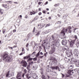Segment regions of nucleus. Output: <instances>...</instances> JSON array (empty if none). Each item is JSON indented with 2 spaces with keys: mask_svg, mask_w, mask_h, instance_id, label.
Wrapping results in <instances>:
<instances>
[{
  "mask_svg": "<svg viewBox=\"0 0 79 79\" xmlns=\"http://www.w3.org/2000/svg\"><path fill=\"white\" fill-rule=\"evenodd\" d=\"M51 31V30H48V32H50Z\"/></svg>",
  "mask_w": 79,
  "mask_h": 79,
  "instance_id": "57",
  "label": "nucleus"
},
{
  "mask_svg": "<svg viewBox=\"0 0 79 79\" xmlns=\"http://www.w3.org/2000/svg\"><path fill=\"white\" fill-rule=\"evenodd\" d=\"M40 35V33L39 32H38L36 34H35V35L38 36H39V35Z\"/></svg>",
  "mask_w": 79,
  "mask_h": 79,
  "instance_id": "27",
  "label": "nucleus"
},
{
  "mask_svg": "<svg viewBox=\"0 0 79 79\" xmlns=\"http://www.w3.org/2000/svg\"><path fill=\"white\" fill-rule=\"evenodd\" d=\"M31 57V54H29L27 56V59H28Z\"/></svg>",
  "mask_w": 79,
  "mask_h": 79,
  "instance_id": "28",
  "label": "nucleus"
},
{
  "mask_svg": "<svg viewBox=\"0 0 79 79\" xmlns=\"http://www.w3.org/2000/svg\"><path fill=\"white\" fill-rule=\"evenodd\" d=\"M21 77V72H18L16 77V78L18 79V78H19Z\"/></svg>",
  "mask_w": 79,
  "mask_h": 79,
  "instance_id": "14",
  "label": "nucleus"
},
{
  "mask_svg": "<svg viewBox=\"0 0 79 79\" xmlns=\"http://www.w3.org/2000/svg\"><path fill=\"white\" fill-rule=\"evenodd\" d=\"M69 33H71V30H69Z\"/></svg>",
  "mask_w": 79,
  "mask_h": 79,
  "instance_id": "60",
  "label": "nucleus"
},
{
  "mask_svg": "<svg viewBox=\"0 0 79 79\" xmlns=\"http://www.w3.org/2000/svg\"><path fill=\"white\" fill-rule=\"evenodd\" d=\"M23 53L22 52L19 54V55H20V56L23 55Z\"/></svg>",
  "mask_w": 79,
  "mask_h": 79,
  "instance_id": "58",
  "label": "nucleus"
},
{
  "mask_svg": "<svg viewBox=\"0 0 79 79\" xmlns=\"http://www.w3.org/2000/svg\"><path fill=\"white\" fill-rule=\"evenodd\" d=\"M24 75H25V74L24 73H23L22 74V76L23 77H24Z\"/></svg>",
  "mask_w": 79,
  "mask_h": 79,
  "instance_id": "43",
  "label": "nucleus"
},
{
  "mask_svg": "<svg viewBox=\"0 0 79 79\" xmlns=\"http://www.w3.org/2000/svg\"><path fill=\"white\" fill-rule=\"evenodd\" d=\"M42 15V13L39 12V15Z\"/></svg>",
  "mask_w": 79,
  "mask_h": 79,
  "instance_id": "51",
  "label": "nucleus"
},
{
  "mask_svg": "<svg viewBox=\"0 0 79 79\" xmlns=\"http://www.w3.org/2000/svg\"><path fill=\"white\" fill-rule=\"evenodd\" d=\"M58 67H59L58 66L53 67H52V69H56V70H57Z\"/></svg>",
  "mask_w": 79,
  "mask_h": 79,
  "instance_id": "17",
  "label": "nucleus"
},
{
  "mask_svg": "<svg viewBox=\"0 0 79 79\" xmlns=\"http://www.w3.org/2000/svg\"><path fill=\"white\" fill-rule=\"evenodd\" d=\"M35 12L34 11L31 12L30 13L31 15H35Z\"/></svg>",
  "mask_w": 79,
  "mask_h": 79,
  "instance_id": "24",
  "label": "nucleus"
},
{
  "mask_svg": "<svg viewBox=\"0 0 79 79\" xmlns=\"http://www.w3.org/2000/svg\"><path fill=\"white\" fill-rule=\"evenodd\" d=\"M58 4H56L54 5L55 6H58Z\"/></svg>",
  "mask_w": 79,
  "mask_h": 79,
  "instance_id": "52",
  "label": "nucleus"
},
{
  "mask_svg": "<svg viewBox=\"0 0 79 79\" xmlns=\"http://www.w3.org/2000/svg\"><path fill=\"white\" fill-rule=\"evenodd\" d=\"M21 63H22V64H23V67H27V63L25 60H23L21 62Z\"/></svg>",
  "mask_w": 79,
  "mask_h": 79,
  "instance_id": "8",
  "label": "nucleus"
},
{
  "mask_svg": "<svg viewBox=\"0 0 79 79\" xmlns=\"http://www.w3.org/2000/svg\"><path fill=\"white\" fill-rule=\"evenodd\" d=\"M44 56H45L46 57L47 56V54H46V53H44Z\"/></svg>",
  "mask_w": 79,
  "mask_h": 79,
  "instance_id": "63",
  "label": "nucleus"
},
{
  "mask_svg": "<svg viewBox=\"0 0 79 79\" xmlns=\"http://www.w3.org/2000/svg\"><path fill=\"white\" fill-rule=\"evenodd\" d=\"M45 12H46V11L45 10L43 11V13H44V14L45 13Z\"/></svg>",
  "mask_w": 79,
  "mask_h": 79,
  "instance_id": "54",
  "label": "nucleus"
},
{
  "mask_svg": "<svg viewBox=\"0 0 79 79\" xmlns=\"http://www.w3.org/2000/svg\"><path fill=\"white\" fill-rule=\"evenodd\" d=\"M38 26H40V28H39V29H42V27H44V26H42V24H40L38 25Z\"/></svg>",
  "mask_w": 79,
  "mask_h": 79,
  "instance_id": "20",
  "label": "nucleus"
},
{
  "mask_svg": "<svg viewBox=\"0 0 79 79\" xmlns=\"http://www.w3.org/2000/svg\"><path fill=\"white\" fill-rule=\"evenodd\" d=\"M77 46V47H79V43H77L76 44Z\"/></svg>",
  "mask_w": 79,
  "mask_h": 79,
  "instance_id": "40",
  "label": "nucleus"
},
{
  "mask_svg": "<svg viewBox=\"0 0 79 79\" xmlns=\"http://www.w3.org/2000/svg\"><path fill=\"white\" fill-rule=\"evenodd\" d=\"M40 51L39 52L37 53L36 56V57H38L39 55H40Z\"/></svg>",
  "mask_w": 79,
  "mask_h": 79,
  "instance_id": "25",
  "label": "nucleus"
},
{
  "mask_svg": "<svg viewBox=\"0 0 79 79\" xmlns=\"http://www.w3.org/2000/svg\"><path fill=\"white\" fill-rule=\"evenodd\" d=\"M40 55H44V53L42 52H41L40 53Z\"/></svg>",
  "mask_w": 79,
  "mask_h": 79,
  "instance_id": "47",
  "label": "nucleus"
},
{
  "mask_svg": "<svg viewBox=\"0 0 79 79\" xmlns=\"http://www.w3.org/2000/svg\"><path fill=\"white\" fill-rule=\"evenodd\" d=\"M69 76H70L69 75L66 74L65 77H69Z\"/></svg>",
  "mask_w": 79,
  "mask_h": 79,
  "instance_id": "36",
  "label": "nucleus"
},
{
  "mask_svg": "<svg viewBox=\"0 0 79 79\" xmlns=\"http://www.w3.org/2000/svg\"><path fill=\"white\" fill-rule=\"evenodd\" d=\"M39 18V17L38 16H35L34 19L32 20V21H35L36 20H37V19H38Z\"/></svg>",
  "mask_w": 79,
  "mask_h": 79,
  "instance_id": "16",
  "label": "nucleus"
},
{
  "mask_svg": "<svg viewBox=\"0 0 79 79\" xmlns=\"http://www.w3.org/2000/svg\"><path fill=\"white\" fill-rule=\"evenodd\" d=\"M73 37L74 38H75V40H76V39H77V36L76 35H74L73 36Z\"/></svg>",
  "mask_w": 79,
  "mask_h": 79,
  "instance_id": "30",
  "label": "nucleus"
},
{
  "mask_svg": "<svg viewBox=\"0 0 79 79\" xmlns=\"http://www.w3.org/2000/svg\"><path fill=\"white\" fill-rule=\"evenodd\" d=\"M6 31V30L5 29H4L3 30L2 32H3V34H4L5 33Z\"/></svg>",
  "mask_w": 79,
  "mask_h": 79,
  "instance_id": "32",
  "label": "nucleus"
},
{
  "mask_svg": "<svg viewBox=\"0 0 79 79\" xmlns=\"http://www.w3.org/2000/svg\"><path fill=\"white\" fill-rule=\"evenodd\" d=\"M24 60H26V59H27V56H25L24 57Z\"/></svg>",
  "mask_w": 79,
  "mask_h": 79,
  "instance_id": "50",
  "label": "nucleus"
},
{
  "mask_svg": "<svg viewBox=\"0 0 79 79\" xmlns=\"http://www.w3.org/2000/svg\"><path fill=\"white\" fill-rule=\"evenodd\" d=\"M68 42H69L70 46L71 47H73V45L74 44V42H75V40H72L71 39H70L68 40Z\"/></svg>",
  "mask_w": 79,
  "mask_h": 79,
  "instance_id": "5",
  "label": "nucleus"
},
{
  "mask_svg": "<svg viewBox=\"0 0 79 79\" xmlns=\"http://www.w3.org/2000/svg\"><path fill=\"white\" fill-rule=\"evenodd\" d=\"M55 48H52L49 52V54H50V55H52V54H53L54 53H55Z\"/></svg>",
  "mask_w": 79,
  "mask_h": 79,
  "instance_id": "10",
  "label": "nucleus"
},
{
  "mask_svg": "<svg viewBox=\"0 0 79 79\" xmlns=\"http://www.w3.org/2000/svg\"><path fill=\"white\" fill-rule=\"evenodd\" d=\"M24 50V48H23L22 49V52H23Z\"/></svg>",
  "mask_w": 79,
  "mask_h": 79,
  "instance_id": "56",
  "label": "nucleus"
},
{
  "mask_svg": "<svg viewBox=\"0 0 79 79\" xmlns=\"http://www.w3.org/2000/svg\"><path fill=\"white\" fill-rule=\"evenodd\" d=\"M10 71H9L7 73V74H6V77H8V75H9V73H10Z\"/></svg>",
  "mask_w": 79,
  "mask_h": 79,
  "instance_id": "29",
  "label": "nucleus"
},
{
  "mask_svg": "<svg viewBox=\"0 0 79 79\" xmlns=\"http://www.w3.org/2000/svg\"><path fill=\"white\" fill-rule=\"evenodd\" d=\"M37 67H35V66H33V70H36V69H37Z\"/></svg>",
  "mask_w": 79,
  "mask_h": 79,
  "instance_id": "26",
  "label": "nucleus"
},
{
  "mask_svg": "<svg viewBox=\"0 0 79 79\" xmlns=\"http://www.w3.org/2000/svg\"><path fill=\"white\" fill-rule=\"evenodd\" d=\"M47 77H48V79H50V76L49 75H47Z\"/></svg>",
  "mask_w": 79,
  "mask_h": 79,
  "instance_id": "53",
  "label": "nucleus"
},
{
  "mask_svg": "<svg viewBox=\"0 0 79 79\" xmlns=\"http://www.w3.org/2000/svg\"><path fill=\"white\" fill-rule=\"evenodd\" d=\"M73 53L74 56H75L76 57H78V55H79V52H78L77 49H74Z\"/></svg>",
  "mask_w": 79,
  "mask_h": 79,
  "instance_id": "4",
  "label": "nucleus"
},
{
  "mask_svg": "<svg viewBox=\"0 0 79 79\" xmlns=\"http://www.w3.org/2000/svg\"><path fill=\"white\" fill-rule=\"evenodd\" d=\"M50 75L53 76H56V75H57V74L56 73V72L52 71L51 73H50Z\"/></svg>",
  "mask_w": 79,
  "mask_h": 79,
  "instance_id": "11",
  "label": "nucleus"
},
{
  "mask_svg": "<svg viewBox=\"0 0 79 79\" xmlns=\"http://www.w3.org/2000/svg\"><path fill=\"white\" fill-rule=\"evenodd\" d=\"M42 3V2H38V4L39 5H41V3Z\"/></svg>",
  "mask_w": 79,
  "mask_h": 79,
  "instance_id": "45",
  "label": "nucleus"
},
{
  "mask_svg": "<svg viewBox=\"0 0 79 79\" xmlns=\"http://www.w3.org/2000/svg\"><path fill=\"white\" fill-rule=\"evenodd\" d=\"M28 46H29V44L28 43L27 44H26V47H28Z\"/></svg>",
  "mask_w": 79,
  "mask_h": 79,
  "instance_id": "46",
  "label": "nucleus"
},
{
  "mask_svg": "<svg viewBox=\"0 0 79 79\" xmlns=\"http://www.w3.org/2000/svg\"><path fill=\"white\" fill-rule=\"evenodd\" d=\"M33 78L34 79H38V76L37 75V74L35 73H34L33 74Z\"/></svg>",
  "mask_w": 79,
  "mask_h": 79,
  "instance_id": "13",
  "label": "nucleus"
},
{
  "mask_svg": "<svg viewBox=\"0 0 79 79\" xmlns=\"http://www.w3.org/2000/svg\"><path fill=\"white\" fill-rule=\"evenodd\" d=\"M26 76L27 77V79H29L30 78H31V77H29V74H27L26 75Z\"/></svg>",
  "mask_w": 79,
  "mask_h": 79,
  "instance_id": "22",
  "label": "nucleus"
},
{
  "mask_svg": "<svg viewBox=\"0 0 79 79\" xmlns=\"http://www.w3.org/2000/svg\"><path fill=\"white\" fill-rule=\"evenodd\" d=\"M27 70L29 71L30 70V65H28L27 67Z\"/></svg>",
  "mask_w": 79,
  "mask_h": 79,
  "instance_id": "23",
  "label": "nucleus"
},
{
  "mask_svg": "<svg viewBox=\"0 0 79 79\" xmlns=\"http://www.w3.org/2000/svg\"><path fill=\"white\" fill-rule=\"evenodd\" d=\"M67 43H68L67 40H66L65 39H63L62 41V44L63 45H67Z\"/></svg>",
  "mask_w": 79,
  "mask_h": 79,
  "instance_id": "9",
  "label": "nucleus"
},
{
  "mask_svg": "<svg viewBox=\"0 0 79 79\" xmlns=\"http://www.w3.org/2000/svg\"><path fill=\"white\" fill-rule=\"evenodd\" d=\"M68 29L69 30H70V29H71V26H69L68 27Z\"/></svg>",
  "mask_w": 79,
  "mask_h": 79,
  "instance_id": "41",
  "label": "nucleus"
},
{
  "mask_svg": "<svg viewBox=\"0 0 79 79\" xmlns=\"http://www.w3.org/2000/svg\"><path fill=\"white\" fill-rule=\"evenodd\" d=\"M27 15H26L25 17V18L27 19Z\"/></svg>",
  "mask_w": 79,
  "mask_h": 79,
  "instance_id": "55",
  "label": "nucleus"
},
{
  "mask_svg": "<svg viewBox=\"0 0 79 79\" xmlns=\"http://www.w3.org/2000/svg\"><path fill=\"white\" fill-rule=\"evenodd\" d=\"M75 72V70H68L67 73L68 74H69V75H70V76H71V75L74 74V72Z\"/></svg>",
  "mask_w": 79,
  "mask_h": 79,
  "instance_id": "7",
  "label": "nucleus"
},
{
  "mask_svg": "<svg viewBox=\"0 0 79 79\" xmlns=\"http://www.w3.org/2000/svg\"><path fill=\"white\" fill-rule=\"evenodd\" d=\"M39 11H41V9L40 8L39 9Z\"/></svg>",
  "mask_w": 79,
  "mask_h": 79,
  "instance_id": "64",
  "label": "nucleus"
},
{
  "mask_svg": "<svg viewBox=\"0 0 79 79\" xmlns=\"http://www.w3.org/2000/svg\"><path fill=\"white\" fill-rule=\"evenodd\" d=\"M3 6H4V8H6L8 9L10 8V7L8 6V5H3Z\"/></svg>",
  "mask_w": 79,
  "mask_h": 79,
  "instance_id": "18",
  "label": "nucleus"
},
{
  "mask_svg": "<svg viewBox=\"0 0 79 79\" xmlns=\"http://www.w3.org/2000/svg\"><path fill=\"white\" fill-rule=\"evenodd\" d=\"M44 44H48V39H45L42 42V46H43L44 49H45V46H44Z\"/></svg>",
  "mask_w": 79,
  "mask_h": 79,
  "instance_id": "6",
  "label": "nucleus"
},
{
  "mask_svg": "<svg viewBox=\"0 0 79 79\" xmlns=\"http://www.w3.org/2000/svg\"><path fill=\"white\" fill-rule=\"evenodd\" d=\"M50 26V24L49 23L48 24H47L46 26V27H48V26Z\"/></svg>",
  "mask_w": 79,
  "mask_h": 79,
  "instance_id": "35",
  "label": "nucleus"
},
{
  "mask_svg": "<svg viewBox=\"0 0 79 79\" xmlns=\"http://www.w3.org/2000/svg\"><path fill=\"white\" fill-rule=\"evenodd\" d=\"M35 27H34V29L33 30V32L34 33V32H35Z\"/></svg>",
  "mask_w": 79,
  "mask_h": 79,
  "instance_id": "39",
  "label": "nucleus"
},
{
  "mask_svg": "<svg viewBox=\"0 0 79 79\" xmlns=\"http://www.w3.org/2000/svg\"><path fill=\"white\" fill-rule=\"evenodd\" d=\"M24 72L25 74H26V73H27V71L26 70V69H25L24 70Z\"/></svg>",
  "mask_w": 79,
  "mask_h": 79,
  "instance_id": "31",
  "label": "nucleus"
},
{
  "mask_svg": "<svg viewBox=\"0 0 79 79\" xmlns=\"http://www.w3.org/2000/svg\"><path fill=\"white\" fill-rule=\"evenodd\" d=\"M37 58L35 57L33 58V61H37Z\"/></svg>",
  "mask_w": 79,
  "mask_h": 79,
  "instance_id": "37",
  "label": "nucleus"
},
{
  "mask_svg": "<svg viewBox=\"0 0 79 79\" xmlns=\"http://www.w3.org/2000/svg\"><path fill=\"white\" fill-rule=\"evenodd\" d=\"M61 23V21H58V22H57V24H60Z\"/></svg>",
  "mask_w": 79,
  "mask_h": 79,
  "instance_id": "44",
  "label": "nucleus"
},
{
  "mask_svg": "<svg viewBox=\"0 0 79 79\" xmlns=\"http://www.w3.org/2000/svg\"><path fill=\"white\" fill-rule=\"evenodd\" d=\"M49 40H52V42H53L52 44L53 45L56 46L57 47H58L60 46L59 43L56 42V35H52L49 39Z\"/></svg>",
  "mask_w": 79,
  "mask_h": 79,
  "instance_id": "1",
  "label": "nucleus"
},
{
  "mask_svg": "<svg viewBox=\"0 0 79 79\" xmlns=\"http://www.w3.org/2000/svg\"><path fill=\"white\" fill-rule=\"evenodd\" d=\"M74 62L76 66H77V67H79V60H75Z\"/></svg>",
  "mask_w": 79,
  "mask_h": 79,
  "instance_id": "12",
  "label": "nucleus"
},
{
  "mask_svg": "<svg viewBox=\"0 0 79 79\" xmlns=\"http://www.w3.org/2000/svg\"><path fill=\"white\" fill-rule=\"evenodd\" d=\"M61 74L62 75V78H63V77H64V74H63L62 73H61Z\"/></svg>",
  "mask_w": 79,
  "mask_h": 79,
  "instance_id": "33",
  "label": "nucleus"
},
{
  "mask_svg": "<svg viewBox=\"0 0 79 79\" xmlns=\"http://www.w3.org/2000/svg\"><path fill=\"white\" fill-rule=\"evenodd\" d=\"M45 5H47L48 4V2H46L45 3Z\"/></svg>",
  "mask_w": 79,
  "mask_h": 79,
  "instance_id": "59",
  "label": "nucleus"
},
{
  "mask_svg": "<svg viewBox=\"0 0 79 79\" xmlns=\"http://www.w3.org/2000/svg\"><path fill=\"white\" fill-rule=\"evenodd\" d=\"M52 19V18H51V17H49L48 18V19Z\"/></svg>",
  "mask_w": 79,
  "mask_h": 79,
  "instance_id": "62",
  "label": "nucleus"
},
{
  "mask_svg": "<svg viewBox=\"0 0 79 79\" xmlns=\"http://www.w3.org/2000/svg\"><path fill=\"white\" fill-rule=\"evenodd\" d=\"M64 60L65 61V62L68 63V62H69L70 61V59L69 58L65 57L64 58Z\"/></svg>",
  "mask_w": 79,
  "mask_h": 79,
  "instance_id": "15",
  "label": "nucleus"
},
{
  "mask_svg": "<svg viewBox=\"0 0 79 79\" xmlns=\"http://www.w3.org/2000/svg\"><path fill=\"white\" fill-rule=\"evenodd\" d=\"M3 60L6 62H9L11 60H12V56H8V55L6 53L4 54L2 56Z\"/></svg>",
  "mask_w": 79,
  "mask_h": 79,
  "instance_id": "2",
  "label": "nucleus"
},
{
  "mask_svg": "<svg viewBox=\"0 0 79 79\" xmlns=\"http://www.w3.org/2000/svg\"><path fill=\"white\" fill-rule=\"evenodd\" d=\"M69 55L70 56L73 55V52H72V50H70L69 51Z\"/></svg>",
  "mask_w": 79,
  "mask_h": 79,
  "instance_id": "21",
  "label": "nucleus"
},
{
  "mask_svg": "<svg viewBox=\"0 0 79 79\" xmlns=\"http://www.w3.org/2000/svg\"><path fill=\"white\" fill-rule=\"evenodd\" d=\"M68 31V29H64L61 31V37L62 39H64L66 38V36L65 35V32H66Z\"/></svg>",
  "mask_w": 79,
  "mask_h": 79,
  "instance_id": "3",
  "label": "nucleus"
},
{
  "mask_svg": "<svg viewBox=\"0 0 79 79\" xmlns=\"http://www.w3.org/2000/svg\"><path fill=\"white\" fill-rule=\"evenodd\" d=\"M73 68H74V66L72 64L69 67V69H73Z\"/></svg>",
  "mask_w": 79,
  "mask_h": 79,
  "instance_id": "19",
  "label": "nucleus"
},
{
  "mask_svg": "<svg viewBox=\"0 0 79 79\" xmlns=\"http://www.w3.org/2000/svg\"><path fill=\"white\" fill-rule=\"evenodd\" d=\"M58 69L59 71H60L61 70V69H60V68H59V67H58Z\"/></svg>",
  "mask_w": 79,
  "mask_h": 79,
  "instance_id": "49",
  "label": "nucleus"
},
{
  "mask_svg": "<svg viewBox=\"0 0 79 79\" xmlns=\"http://www.w3.org/2000/svg\"><path fill=\"white\" fill-rule=\"evenodd\" d=\"M32 59H33V58H31V57H30L28 59V60H29V61H31V60H32Z\"/></svg>",
  "mask_w": 79,
  "mask_h": 79,
  "instance_id": "38",
  "label": "nucleus"
},
{
  "mask_svg": "<svg viewBox=\"0 0 79 79\" xmlns=\"http://www.w3.org/2000/svg\"><path fill=\"white\" fill-rule=\"evenodd\" d=\"M3 12H2V10H0V14H3Z\"/></svg>",
  "mask_w": 79,
  "mask_h": 79,
  "instance_id": "48",
  "label": "nucleus"
},
{
  "mask_svg": "<svg viewBox=\"0 0 79 79\" xmlns=\"http://www.w3.org/2000/svg\"><path fill=\"white\" fill-rule=\"evenodd\" d=\"M44 56H40L39 58H43Z\"/></svg>",
  "mask_w": 79,
  "mask_h": 79,
  "instance_id": "42",
  "label": "nucleus"
},
{
  "mask_svg": "<svg viewBox=\"0 0 79 79\" xmlns=\"http://www.w3.org/2000/svg\"><path fill=\"white\" fill-rule=\"evenodd\" d=\"M47 71L49 73H51V72H52V70L50 69H48L47 70Z\"/></svg>",
  "mask_w": 79,
  "mask_h": 79,
  "instance_id": "34",
  "label": "nucleus"
},
{
  "mask_svg": "<svg viewBox=\"0 0 79 79\" xmlns=\"http://www.w3.org/2000/svg\"><path fill=\"white\" fill-rule=\"evenodd\" d=\"M16 32V30H14L13 31V32Z\"/></svg>",
  "mask_w": 79,
  "mask_h": 79,
  "instance_id": "61",
  "label": "nucleus"
}]
</instances>
